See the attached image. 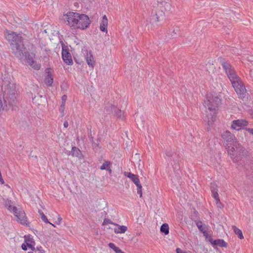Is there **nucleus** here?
Here are the masks:
<instances>
[{"label":"nucleus","mask_w":253,"mask_h":253,"mask_svg":"<svg viewBox=\"0 0 253 253\" xmlns=\"http://www.w3.org/2000/svg\"><path fill=\"white\" fill-rule=\"evenodd\" d=\"M1 88L2 97L0 96V111L16 109L17 103L16 88L13 77L8 73L2 74Z\"/></svg>","instance_id":"obj_1"},{"label":"nucleus","mask_w":253,"mask_h":253,"mask_svg":"<svg viewBox=\"0 0 253 253\" xmlns=\"http://www.w3.org/2000/svg\"><path fill=\"white\" fill-rule=\"evenodd\" d=\"M4 35L10 44L12 53L18 59H25L30 65L34 63V60L30 55L29 52L23 43V38L20 34L6 30L4 32Z\"/></svg>","instance_id":"obj_2"},{"label":"nucleus","mask_w":253,"mask_h":253,"mask_svg":"<svg viewBox=\"0 0 253 253\" xmlns=\"http://www.w3.org/2000/svg\"><path fill=\"white\" fill-rule=\"evenodd\" d=\"M231 82L232 86L239 98H244L248 94L241 79L237 75L234 67L226 59L219 57L217 59Z\"/></svg>","instance_id":"obj_3"},{"label":"nucleus","mask_w":253,"mask_h":253,"mask_svg":"<svg viewBox=\"0 0 253 253\" xmlns=\"http://www.w3.org/2000/svg\"><path fill=\"white\" fill-rule=\"evenodd\" d=\"M226 150L234 163H239L241 165L245 166L251 160V156L248 151L240 143H235V147H226Z\"/></svg>","instance_id":"obj_4"},{"label":"nucleus","mask_w":253,"mask_h":253,"mask_svg":"<svg viewBox=\"0 0 253 253\" xmlns=\"http://www.w3.org/2000/svg\"><path fill=\"white\" fill-rule=\"evenodd\" d=\"M171 4L166 1H158L157 6L153 9L149 19L147 22L153 24L160 20L161 18L165 16V12L170 9Z\"/></svg>","instance_id":"obj_5"},{"label":"nucleus","mask_w":253,"mask_h":253,"mask_svg":"<svg viewBox=\"0 0 253 253\" xmlns=\"http://www.w3.org/2000/svg\"><path fill=\"white\" fill-rule=\"evenodd\" d=\"M180 157L178 155V158L176 160L174 158H172V162L171 163V165L173 168V169L175 173V177H171V180L172 183L176 184V183H179V180L181 179V170L179 164Z\"/></svg>","instance_id":"obj_6"},{"label":"nucleus","mask_w":253,"mask_h":253,"mask_svg":"<svg viewBox=\"0 0 253 253\" xmlns=\"http://www.w3.org/2000/svg\"><path fill=\"white\" fill-rule=\"evenodd\" d=\"M77 29L85 30L88 28L91 23L88 16L84 14H78Z\"/></svg>","instance_id":"obj_7"},{"label":"nucleus","mask_w":253,"mask_h":253,"mask_svg":"<svg viewBox=\"0 0 253 253\" xmlns=\"http://www.w3.org/2000/svg\"><path fill=\"white\" fill-rule=\"evenodd\" d=\"M207 103L208 109L211 111H215L218 106L221 104V99L217 96H209L207 98Z\"/></svg>","instance_id":"obj_8"},{"label":"nucleus","mask_w":253,"mask_h":253,"mask_svg":"<svg viewBox=\"0 0 253 253\" xmlns=\"http://www.w3.org/2000/svg\"><path fill=\"white\" fill-rule=\"evenodd\" d=\"M222 138L224 141L227 142V144L225 146L226 149V147L230 146V148L231 147H235V143H239L237 141V138L235 136L228 130L225 131L222 134Z\"/></svg>","instance_id":"obj_9"},{"label":"nucleus","mask_w":253,"mask_h":253,"mask_svg":"<svg viewBox=\"0 0 253 253\" xmlns=\"http://www.w3.org/2000/svg\"><path fill=\"white\" fill-rule=\"evenodd\" d=\"M61 44L62 46V58L63 61L67 65H73V62L68 47L65 45L62 41L61 42Z\"/></svg>","instance_id":"obj_10"},{"label":"nucleus","mask_w":253,"mask_h":253,"mask_svg":"<svg viewBox=\"0 0 253 253\" xmlns=\"http://www.w3.org/2000/svg\"><path fill=\"white\" fill-rule=\"evenodd\" d=\"M125 175L129 178L136 186L137 192L140 197L142 196V185L140 182L138 175L134 174L130 172H125Z\"/></svg>","instance_id":"obj_11"},{"label":"nucleus","mask_w":253,"mask_h":253,"mask_svg":"<svg viewBox=\"0 0 253 253\" xmlns=\"http://www.w3.org/2000/svg\"><path fill=\"white\" fill-rule=\"evenodd\" d=\"M78 14L79 13L77 12L70 11L64 15L65 18L67 20L68 24L70 27H73L77 29Z\"/></svg>","instance_id":"obj_12"},{"label":"nucleus","mask_w":253,"mask_h":253,"mask_svg":"<svg viewBox=\"0 0 253 253\" xmlns=\"http://www.w3.org/2000/svg\"><path fill=\"white\" fill-rule=\"evenodd\" d=\"M13 211L14 215L17 218L18 222L23 225H29L30 223L27 221V218L24 211L20 210L18 211L17 208L13 206Z\"/></svg>","instance_id":"obj_13"},{"label":"nucleus","mask_w":253,"mask_h":253,"mask_svg":"<svg viewBox=\"0 0 253 253\" xmlns=\"http://www.w3.org/2000/svg\"><path fill=\"white\" fill-rule=\"evenodd\" d=\"M248 125V122L245 120H236L232 121L231 128L239 130Z\"/></svg>","instance_id":"obj_14"},{"label":"nucleus","mask_w":253,"mask_h":253,"mask_svg":"<svg viewBox=\"0 0 253 253\" xmlns=\"http://www.w3.org/2000/svg\"><path fill=\"white\" fill-rule=\"evenodd\" d=\"M84 54L85 55V58L87 64L89 67L93 68L95 64V61L93 58L91 51H88L87 49L83 51Z\"/></svg>","instance_id":"obj_15"},{"label":"nucleus","mask_w":253,"mask_h":253,"mask_svg":"<svg viewBox=\"0 0 253 253\" xmlns=\"http://www.w3.org/2000/svg\"><path fill=\"white\" fill-rule=\"evenodd\" d=\"M50 68H47L45 70V72L47 73V75L44 79L45 84L48 86H51L53 82V78L51 72L49 71Z\"/></svg>","instance_id":"obj_16"},{"label":"nucleus","mask_w":253,"mask_h":253,"mask_svg":"<svg viewBox=\"0 0 253 253\" xmlns=\"http://www.w3.org/2000/svg\"><path fill=\"white\" fill-rule=\"evenodd\" d=\"M195 222L199 230L203 234L204 236H206L205 234H207L206 225L203 224V222L199 220H195Z\"/></svg>","instance_id":"obj_17"},{"label":"nucleus","mask_w":253,"mask_h":253,"mask_svg":"<svg viewBox=\"0 0 253 253\" xmlns=\"http://www.w3.org/2000/svg\"><path fill=\"white\" fill-rule=\"evenodd\" d=\"M25 243L26 244H30L31 245V250L34 251V247L36 245V243L34 240V239L32 237V236L30 234L26 235L24 237Z\"/></svg>","instance_id":"obj_18"},{"label":"nucleus","mask_w":253,"mask_h":253,"mask_svg":"<svg viewBox=\"0 0 253 253\" xmlns=\"http://www.w3.org/2000/svg\"><path fill=\"white\" fill-rule=\"evenodd\" d=\"M32 100L34 103L40 105L45 100V97L42 95L38 94L37 95H35L34 97L32 96Z\"/></svg>","instance_id":"obj_19"},{"label":"nucleus","mask_w":253,"mask_h":253,"mask_svg":"<svg viewBox=\"0 0 253 253\" xmlns=\"http://www.w3.org/2000/svg\"><path fill=\"white\" fill-rule=\"evenodd\" d=\"M71 155L73 157H77L79 159L83 156L81 150L76 146H73L71 151Z\"/></svg>","instance_id":"obj_20"},{"label":"nucleus","mask_w":253,"mask_h":253,"mask_svg":"<svg viewBox=\"0 0 253 253\" xmlns=\"http://www.w3.org/2000/svg\"><path fill=\"white\" fill-rule=\"evenodd\" d=\"M211 190L213 198H217V197L219 196L218 194L217 185L214 182H212L211 183Z\"/></svg>","instance_id":"obj_21"},{"label":"nucleus","mask_w":253,"mask_h":253,"mask_svg":"<svg viewBox=\"0 0 253 253\" xmlns=\"http://www.w3.org/2000/svg\"><path fill=\"white\" fill-rule=\"evenodd\" d=\"M117 107L111 103H107L104 108L105 111L108 114L114 113Z\"/></svg>","instance_id":"obj_22"},{"label":"nucleus","mask_w":253,"mask_h":253,"mask_svg":"<svg viewBox=\"0 0 253 253\" xmlns=\"http://www.w3.org/2000/svg\"><path fill=\"white\" fill-rule=\"evenodd\" d=\"M227 243L224 241L223 239H217L214 240L213 242V247H214L215 246H219L220 247H227Z\"/></svg>","instance_id":"obj_23"},{"label":"nucleus","mask_w":253,"mask_h":253,"mask_svg":"<svg viewBox=\"0 0 253 253\" xmlns=\"http://www.w3.org/2000/svg\"><path fill=\"white\" fill-rule=\"evenodd\" d=\"M115 225L118 226V229H115L114 231L116 233H124L127 230V227L124 225H119L115 224Z\"/></svg>","instance_id":"obj_24"},{"label":"nucleus","mask_w":253,"mask_h":253,"mask_svg":"<svg viewBox=\"0 0 253 253\" xmlns=\"http://www.w3.org/2000/svg\"><path fill=\"white\" fill-rule=\"evenodd\" d=\"M124 114V112L117 107L116 108V109L114 113L115 116L118 118L122 119V120H124L125 118Z\"/></svg>","instance_id":"obj_25"},{"label":"nucleus","mask_w":253,"mask_h":253,"mask_svg":"<svg viewBox=\"0 0 253 253\" xmlns=\"http://www.w3.org/2000/svg\"><path fill=\"white\" fill-rule=\"evenodd\" d=\"M179 30L177 28H173L172 30L169 29L168 34L172 38H175L178 35Z\"/></svg>","instance_id":"obj_26"},{"label":"nucleus","mask_w":253,"mask_h":253,"mask_svg":"<svg viewBox=\"0 0 253 253\" xmlns=\"http://www.w3.org/2000/svg\"><path fill=\"white\" fill-rule=\"evenodd\" d=\"M160 231L165 235H168L169 233V226L167 223L163 224L160 228Z\"/></svg>","instance_id":"obj_27"},{"label":"nucleus","mask_w":253,"mask_h":253,"mask_svg":"<svg viewBox=\"0 0 253 253\" xmlns=\"http://www.w3.org/2000/svg\"><path fill=\"white\" fill-rule=\"evenodd\" d=\"M234 233L237 235L238 237L240 239H244V236L243 235L242 231L236 226H233L232 227Z\"/></svg>","instance_id":"obj_28"},{"label":"nucleus","mask_w":253,"mask_h":253,"mask_svg":"<svg viewBox=\"0 0 253 253\" xmlns=\"http://www.w3.org/2000/svg\"><path fill=\"white\" fill-rule=\"evenodd\" d=\"M112 163L109 161H105L103 165L100 167V169L101 170H106L109 169V167L112 165Z\"/></svg>","instance_id":"obj_29"},{"label":"nucleus","mask_w":253,"mask_h":253,"mask_svg":"<svg viewBox=\"0 0 253 253\" xmlns=\"http://www.w3.org/2000/svg\"><path fill=\"white\" fill-rule=\"evenodd\" d=\"M101 141L100 137H98L96 140V142H93L92 147L94 149L97 150V149H101V146L100 145Z\"/></svg>","instance_id":"obj_30"},{"label":"nucleus","mask_w":253,"mask_h":253,"mask_svg":"<svg viewBox=\"0 0 253 253\" xmlns=\"http://www.w3.org/2000/svg\"><path fill=\"white\" fill-rule=\"evenodd\" d=\"M166 155L169 158H174L176 160L178 158V154L176 153H174V152H172L171 151H166L165 152Z\"/></svg>","instance_id":"obj_31"},{"label":"nucleus","mask_w":253,"mask_h":253,"mask_svg":"<svg viewBox=\"0 0 253 253\" xmlns=\"http://www.w3.org/2000/svg\"><path fill=\"white\" fill-rule=\"evenodd\" d=\"M38 211H39V213L40 214L41 218L43 221H44V222L47 223H49V224L52 225L53 226H54V225L53 224H52L49 222L46 216L44 215L43 212L41 210H39Z\"/></svg>","instance_id":"obj_32"},{"label":"nucleus","mask_w":253,"mask_h":253,"mask_svg":"<svg viewBox=\"0 0 253 253\" xmlns=\"http://www.w3.org/2000/svg\"><path fill=\"white\" fill-rule=\"evenodd\" d=\"M108 247L114 250V251L117 253L120 250V249L116 246V245L113 243H109L108 244Z\"/></svg>","instance_id":"obj_33"},{"label":"nucleus","mask_w":253,"mask_h":253,"mask_svg":"<svg viewBox=\"0 0 253 253\" xmlns=\"http://www.w3.org/2000/svg\"><path fill=\"white\" fill-rule=\"evenodd\" d=\"M107 23L101 22L100 25V29L102 32H107Z\"/></svg>","instance_id":"obj_34"},{"label":"nucleus","mask_w":253,"mask_h":253,"mask_svg":"<svg viewBox=\"0 0 253 253\" xmlns=\"http://www.w3.org/2000/svg\"><path fill=\"white\" fill-rule=\"evenodd\" d=\"M192 219L194 220V221L195 220H199V213L198 212L194 209L193 213L191 214Z\"/></svg>","instance_id":"obj_35"},{"label":"nucleus","mask_w":253,"mask_h":253,"mask_svg":"<svg viewBox=\"0 0 253 253\" xmlns=\"http://www.w3.org/2000/svg\"><path fill=\"white\" fill-rule=\"evenodd\" d=\"M215 200L216 201V204L218 208L220 209H222L223 208V205L221 203L219 196L217 198H214Z\"/></svg>","instance_id":"obj_36"},{"label":"nucleus","mask_w":253,"mask_h":253,"mask_svg":"<svg viewBox=\"0 0 253 253\" xmlns=\"http://www.w3.org/2000/svg\"><path fill=\"white\" fill-rule=\"evenodd\" d=\"M35 253H45V251L42 250L41 246L37 247L36 248L34 247V251H32Z\"/></svg>","instance_id":"obj_37"},{"label":"nucleus","mask_w":253,"mask_h":253,"mask_svg":"<svg viewBox=\"0 0 253 253\" xmlns=\"http://www.w3.org/2000/svg\"><path fill=\"white\" fill-rule=\"evenodd\" d=\"M29 65L35 70H39L41 68V65L37 64V62L35 60L34 63H31Z\"/></svg>","instance_id":"obj_38"},{"label":"nucleus","mask_w":253,"mask_h":253,"mask_svg":"<svg viewBox=\"0 0 253 253\" xmlns=\"http://www.w3.org/2000/svg\"><path fill=\"white\" fill-rule=\"evenodd\" d=\"M206 236H204L205 237L206 240L209 242L211 243V244L213 246V242L214 240L212 239L211 236H210L208 233H207V234H206Z\"/></svg>","instance_id":"obj_39"},{"label":"nucleus","mask_w":253,"mask_h":253,"mask_svg":"<svg viewBox=\"0 0 253 253\" xmlns=\"http://www.w3.org/2000/svg\"><path fill=\"white\" fill-rule=\"evenodd\" d=\"M31 245L30 244L23 243L21 245V248L23 251H27L28 247L31 249Z\"/></svg>","instance_id":"obj_40"},{"label":"nucleus","mask_w":253,"mask_h":253,"mask_svg":"<svg viewBox=\"0 0 253 253\" xmlns=\"http://www.w3.org/2000/svg\"><path fill=\"white\" fill-rule=\"evenodd\" d=\"M108 224L115 225L116 223H113L110 219L105 218L103 222V225H107Z\"/></svg>","instance_id":"obj_41"},{"label":"nucleus","mask_w":253,"mask_h":253,"mask_svg":"<svg viewBox=\"0 0 253 253\" xmlns=\"http://www.w3.org/2000/svg\"><path fill=\"white\" fill-rule=\"evenodd\" d=\"M4 203L3 204L5 207H7L8 206V205H10V204H12V202L10 200H3Z\"/></svg>","instance_id":"obj_42"},{"label":"nucleus","mask_w":253,"mask_h":253,"mask_svg":"<svg viewBox=\"0 0 253 253\" xmlns=\"http://www.w3.org/2000/svg\"><path fill=\"white\" fill-rule=\"evenodd\" d=\"M64 107H65V104H61V105H60V108H59V111L60 112V113H61L62 114L63 116L64 115Z\"/></svg>","instance_id":"obj_43"},{"label":"nucleus","mask_w":253,"mask_h":253,"mask_svg":"<svg viewBox=\"0 0 253 253\" xmlns=\"http://www.w3.org/2000/svg\"><path fill=\"white\" fill-rule=\"evenodd\" d=\"M67 96L66 95H63L62 96V104H65V102L67 100Z\"/></svg>","instance_id":"obj_44"},{"label":"nucleus","mask_w":253,"mask_h":253,"mask_svg":"<svg viewBox=\"0 0 253 253\" xmlns=\"http://www.w3.org/2000/svg\"><path fill=\"white\" fill-rule=\"evenodd\" d=\"M43 61L45 62V63H48L49 62V58L48 56H44L43 57Z\"/></svg>","instance_id":"obj_45"},{"label":"nucleus","mask_w":253,"mask_h":253,"mask_svg":"<svg viewBox=\"0 0 253 253\" xmlns=\"http://www.w3.org/2000/svg\"><path fill=\"white\" fill-rule=\"evenodd\" d=\"M62 219V218L59 215H58V217L57 220L56 221L55 223L56 224L59 225V224H60Z\"/></svg>","instance_id":"obj_46"},{"label":"nucleus","mask_w":253,"mask_h":253,"mask_svg":"<svg viewBox=\"0 0 253 253\" xmlns=\"http://www.w3.org/2000/svg\"><path fill=\"white\" fill-rule=\"evenodd\" d=\"M101 22H102L103 23H108V19H107V17H106V16L105 15L103 16L102 20Z\"/></svg>","instance_id":"obj_47"},{"label":"nucleus","mask_w":253,"mask_h":253,"mask_svg":"<svg viewBox=\"0 0 253 253\" xmlns=\"http://www.w3.org/2000/svg\"><path fill=\"white\" fill-rule=\"evenodd\" d=\"M176 253H186L185 252L182 251L180 248H177L176 249Z\"/></svg>","instance_id":"obj_48"},{"label":"nucleus","mask_w":253,"mask_h":253,"mask_svg":"<svg viewBox=\"0 0 253 253\" xmlns=\"http://www.w3.org/2000/svg\"><path fill=\"white\" fill-rule=\"evenodd\" d=\"M246 130L251 134L253 135V128H247Z\"/></svg>","instance_id":"obj_49"},{"label":"nucleus","mask_w":253,"mask_h":253,"mask_svg":"<svg viewBox=\"0 0 253 253\" xmlns=\"http://www.w3.org/2000/svg\"><path fill=\"white\" fill-rule=\"evenodd\" d=\"M12 204H10V205H8V206L7 207V209L9 211H13V207L12 206Z\"/></svg>","instance_id":"obj_50"},{"label":"nucleus","mask_w":253,"mask_h":253,"mask_svg":"<svg viewBox=\"0 0 253 253\" xmlns=\"http://www.w3.org/2000/svg\"><path fill=\"white\" fill-rule=\"evenodd\" d=\"M63 125H64V126L65 128L68 127V126H69L68 122L67 121H65L64 122Z\"/></svg>","instance_id":"obj_51"},{"label":"nucleus","mask_w":253,"mask_h":253,"mask_svg":"<svg viewBox=\"0 0 253 253\" xmlns=\"http://www.w3.org/2000/svg\"><path fill=\"white\" fill-rule=\"evenodd\" d=\"M0 182L2 184H3L4 183V180L3 179L2 175H1V173H0Z\"/></svg>","instance_id":"obj_52"},{"label":"nucleus","mask_w":253,"mask_h":253,"mask_svg":"<svg viewBox=\"0 0 253 253\" xmlns=\"http://www.w3.org/2000/svg\"><path fill=\"white\" fill-rule=\"evenodd\" d=\"M75 62L78 64H80V65H81L82 63H83V61H81V62H79V61H78L77 59L75 58Z\"/></svg>","instance_id":"obj_53"},{"label":"nucleus","mask_w":253,"mask_h":253,"mask_svg":"<svg viewBox=\"0 0 253 253\" xmlns=\"http://www.w3.org/2000/svg\"><path fill=\"white\" fill-rule=\"evenodd\" d=\"M89 140L90 141L92 142V143L93 144V142H95L94 140H93V137L92 136H91L90 138H89Z\"/></svg>","instance_id":"obj_54"},{"label":"nucleus","mask_w":253,"mask_h":253,"mask_svg":"<svg viewBox=\"0 0 253 253\" xmlns=\"http://www.w3.org/2000/svg\"><path fill=\"white\" fill-rule=\"evenodd\" d=\"M106 170L108 171L110 173H111V172H112V170L110 169V167H109V169H106Z\"/></svg>","instance_id":"obj_55"},{"label":"nucleus","mask_w":253,"mask_h":253,"mask_svg":"<svg viewBox=\"0 0 253 253\" xmlns=\"http://www.w3.org/2000/svg\"><path fill=\"white\" fill-rule=\"evenodd\" d=\"M203 250L204 252H205L206 253H207V252H208V250L207 249H205V248L204 247L203 248Z\"/></svg>","instance_id":"obj_56"},{"label":"nucleus","mask_w":253,"mask_h":253,"mask_svg":"<svg viewBox=\"0 0 253 253\" xmlns=\"http://www.w3.org/2000/svg\"><path fill=\"white\" fill-rule=\"evenodd\" d=\"M117 253H125L124 252H123L121 249L118 251Z\"/></svg>","instance_id":"obj_57"},{"label":"nucleus","mask_w":253,"mask_h":253,"mask_svg":"<svg viewBox=\"0 0 253 253\" xmlns=\"http://www.w3.org/2000/svg\"><path fill=\"white\" fill-rule=\"evenodd\" d=\"M208 124L209 126H211L212 125V123L210 122V121H208Z\"/></svg>","instance_id":"obj_58"},{"label":"nucleus","mask_w":253,"mask_h":253,"mask_svg":"<svg viewBox=\"0 0 253 253\" xmlns=\"http://www.w3.org/2000/svg\"><path fill=\"white\" fill-rule=\"evenodd\" d=\"M61 88L62 89H63V85H61Z\"/></svg>","instance_id":"obj_59"},{"label":"nucleus","mask_w":253,"mask_h":253,"mask_svg":"<svg viewBox=\"0 0 253 253\" xmlns=\"http://www.w3.org/2000/svg\"><path fill=\"white\" fill-rule=\"evenodd\" d=\"M28 253H34L33 252H28Z\"/></svg>","instance_id":"obj_60"}]
</instances>
